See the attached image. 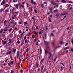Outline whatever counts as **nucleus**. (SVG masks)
<instances>
[{
    "label": "nucleus",
    "mask_w": 73,
    "mask_h": 73,
    "mask_svg": "<svg viewBox=\"0 0 73 73\" xmlns=\"http://www.w3.org/2000/svg\"><path fill=\"white\" fill-rule=\"evenodd\" d=\"M47 70L46 69H45L44 70H43V72H42V73H44V72H46V70Z\"/></svg>",
    "instance_id": "nucleus-27"
},
{
    "label": "nucleus",
    "mask_w": 73,
    "mask_h": 73,
    "mask_svg": "<svg viewBox=\"0 0 73 73\" xmlns=\"http://www.w3.org/2000/svg\"><path fill=\"white\" fill-rule=\"evenodd\" d=\"M61 1L62 3H66V1H65V0H62Z\"/></svg>",
    "instance_id": "nucleus-17"
},
{
    "label": "nucleus",
    "mask_w": 73,
    "mask_h": 73,
    "mask_svg": "<svg viewBox=\"0 0 73 73\" xmlns=\"http://www.w3.org/2000/svg\"><path fill=\"white\" fill-rule=\"evenodd\" d=\"M3 11V9H0V12H2Z\"/></svg>",
    "instance_id": "nucleus-30"
},
{
    "label": "nucleus",
    "mask_w": 73,
    "mask_h": 73,
    "mask_svg": "<svg viewBox=\"0 0 73 73\" xmlns=\"http://www.w3.org/2000/svg\"><path fill=\"white\" fill-rule=\"evenodd\" d=\"M38 29V26H37L36 27V30H37Z\"/></svg>",
    "instance_id": "nucleus-59"
},
{
    "label": "nucleus",
    "mask_w": 73,
    "mask_h": 73,
    "mask_svg": "<svg viewBox=\"0 0 73 73\" xmlns=\"http://www.w3.org/2000/svg\"><path fill=\"white\" fill-rule=\"evenodd\" d=\"M58 12V10H57V9H56L54 10V13H55V12Z\"/></svg>",
    "instance_id": "nucleus-25"
},
{
    "label": "nucleus",
    "mask_w": 73,
    "mask_h": 73,
    "mask_svg": "<svg viewBox=\"0 0 73 73\" xmlns=\"http://www.w3.org/2000/svg\"><path fill=\"white\" fill-rule=\"evenodd\" d=\"M44 65H42V66L41 69H43V68H44Z\"/></svg>",
    "instance_id": "nucleus-43"
},
{
    "label": "nucleus",
    "mask_w": 73,
    "mask_h": 73,
    "mask_svg": "<svg viewBox=\"0 0 73 73\" xmlns=\"http://www.w3.org/2000/svg\"><path fill=\"white\" fill-rule=\"evenodd\" d=\"M6 22H7L6 20H5L4 21V25H6Z\"/></svg>",
    "instance_id": "nucleus-21"
},
{
    "label": "nucleus",
    "mask_w": 73,
    "mask_h": 73,
    "mask_svg": "<svg viewBox=\"0 0 73 73\" xmlns=\"http://www.w3.org/2000/svg\"><path fill=\"white\" fill-rule=\"evenodd\" d=\"M29 42V40L27 39H25V43H28Z\"/></svg>",
    "instance_id": "nucleus-9"
},
{
    "label": "nucleus",
    "mask_w": 73,
    "mask_h": 73,
    "mask_svg": "<svg viewBox=\"0 0 73 73\" xmlns=\"http://www.w3.org/2000/svg\"><path fill=\"white\" fill-rule=\"evenodd\" d=\"M19 7L20 8H21V7H22V5H21V4H20L19 3Z\"/></svg>",
    "instance_id": "nucleus-34"
},
{
    "label": "nucleus",
    "mask_w": 73,
    "mask_h": 73,
    "mask_svg": "<svg viewBox=\"0 0 73 73\" xmlns=\"http://www.w3.org/2000/svg\"><path fill=\"white\" fill-rule=\"evenodd\" d=\"M44 59H41V60L40 63L42 64V62H43V61H44Z\"/></svg>",
    "instance_id": "nucleus-13"
},
{
    "label": "nucleus",
    "mask_w": 73,
    "mask_h": 73,
    "mask_svg": "<svg viewBox=\"0 0 73 73\" xmlns=\"http://www.w3.org/2000/svg\"><path fill=\"white\" fill-rule=\"evenodd\" d=\"M34 11L36 13H37V10H35Z\"/></svg>",
    "instance_id": "nucleus-45"
},
{
    "label": "nucleus",
    "mask_w": 73,
    "mask_h": 73,
    "mask_svg": "<svg viewBox=\"0 0 73 73\" xmlns=\"http://www.w3.org/2000/svg\"><path fill=\"white\" fill-rule=\"evenodd\" d=\"M9 43L10 44H11V41H12V40H11V39H9Z\"/></svg>",
    "instance_id": "nucleus-19"
},
{
    "label": "nucleus",
    "mask_w": 73,
    "mask_h": 73,
    "mask_svg": "<svg viewBox=\"0 0 73 73\" xmlns=\"http://www.w3.org/2000/svg\"><path fill=\"white\" fill-rule=\"evenodd\" d=\"M51 36H54V34H53V33H52L51 34Z\"/></svg>",
    "instance_id": "nucleus-47"
},
{
    "label": "nucleus",
    "mask_w": 73,
    "mask_h": 73,
    "mask_svg": "<svg viewBox=\"0 0 73 73\" xmlns=\"http://www.w3.org/2000/svg\"><path fill=\"white\" fill-rule=\"evenodd\" d=\"M19 33H21V31H19Z\"/></svg>",
    "instance_id": "nucleus-63"
},
{
    "label": "nucleus",
    "mask_w": 73,
    "mask_h": 73,
    "mask_svg": "<svg viewBox=\"0 0 73 73\" xmlns=\"http://www.w3.org/2000/svg\"><path fill=\"white\" fill-rule=\"evenodd\" d=\"M69 48L68 47H65L64 48V50H66V49H68Z\"/></svg>",
    "instance_id": "nucleus-29"
},
{
    "label": "nucleus",
    "mask_w": 73,
    "mask_h": 73,
    "mask_svg": "<svg viewBox=\"0 0 73 73\" xmlns=\"http://www.w3.org/2000/svg\"><path fill=\"white\" fill-rule=\"evenodd\" d=\"M71 6V4H67V7H70Z\"/></svg>",
    "instance_id": "nucleus-24"
},
{
    "label": "nucleus",
    "mask_w": 73,
    "mask_h": 73,
    "mask_svg": "<svg viewBox=\"0 0 73 73\" xmlns=\"http://www.w3.org/2000/svg\"><path fill=\"white\" fill-rule=\"evenodd\" d=\"M70 50H71L72 52H73V48H71Z\"/></svg>",
    "instance_id": "nucleus-44"
},
{
    "label": "nucleus",
    "mask_w": 73,
    "mask_h": 73,
    "mask_svg": "<svg viewBox=\"0 0 73 73\" xmlns=\"http://www.w3.org/2000/svg\"><path fill=\"white\" fill-rule=\"evenodd\" d=\"M5 0H3V2L1 3V5H3V4H5Z\"/></svg>",
    "instance_id": "nucleus-7"
},
{
    "label": "nucleus",
    "mask_w": 73,
    "mask_h": 73,
    "mask_svg": "<svg viewBox=\"0 0 73 73\" xmlns=\"http://www.w3.org/2000/svg\"><path fill=\"white\" fill-rule=\"evenodd\" d=\"M44 36H45L44 38H45V39H46V33L45 34Z\"/></svg>",
    "instance_id": "nucleus-42"
},
{
    "label": "nucleus",
    "mask_w": 73,
    "mask_h": 73,
    "mask_svg": "<svg viewBox=\"0 0 73 73\" xmlns=\"http://www.w3.org/2000/svg\"><path fill=\"white\" fill-rule=\"evenodd\" d=\"M48 54L49 56V57H48V58L49 59L50 58V57H51V56H52V54L50 53V52H48Z\"/></svg>",
    "instance_id": "nucleus-6"
},
{
    "label": "nucleus",
    "mask_w": 73,
    "mask_h": 73,
    "mask_svg": "<svg viewBox=\"0 0 73 73\" xmlns=\"http://www.w3.org/2000/svg\"><path fill=\"white\" fill-rule=\"evenodd\" d=\"M63 67L62 66H61L60 67V68H61L60 70H61V71H62V69H63Z\"/></svg>",
    "instance_id": "nucleus-31"
},
{
    "label": "nucleus",
    "mask_w": 73,
    "mask_h": 73,
    "mask_svg": "<svg viewBox=\"0 0 73 73\" xmlns=\"http://www.w3.org/2000/svg\"><path fill=\"white\" fill-rule=\"evenodd\" d=\"M23 48H22L21 49V50H20V52H22V51H23Z\"/></svg>",
    "instance_id": "nucleus-55"
},
{
    "label": "nucleus",
    "mask_w": 73,
    "mask_h": 73,
    "mask_svg": "<svg viewBox=\"0 0 73 73\" xmlns=\"http://www.w3.org/2000/svg\"><path fill=\"white\" fill-rule=\"evenodd\" d=\"M56 3H54L53 4V5H56Z\"/></svg>",
    "instance_id": "nucleus-46"
},
{
    "label": "nucleus",
    "mask_w": 73,
    "mask_h": 73,
    "mask_svg": "<svg viewBox=\"0 0 73 73\" xmlns=\"http://www.w3.org/2000/svg\"><path fill=\"white\" fill-rule=\"evenodd\" d=\"M72 8H73L72 7H71L69 9V10H71V9H72Z\"/></svg>",
    "instance_id": "nucleus-51"
},
{
    "label": "nucleus",
    "mask_w": 73,
    "mask_h": 73,
    "mask_svg": "<svg viewBox=\"0 0 73 73\" xmlns=\"http://www.w3.org/2000/svg\"><path fill=\"white\" fill-rule=\"evenodd\" d=\"M50 2L51 4H53L54 3V1H51Z\"/></svg>",
    "instance_id": "nucleus-22"
},
{
    "label": "nucleus",
    "mask_w": 73,
    "mask_h": 73,
    "mask_svg": "<svg viewBox=\"0 0 73 73\" xmlns=\"http://www.w3.org/2000/svg\"><path fill=\"white\" fill-rule=\"evenodd\" d=\"M53 32H56V30H53V31L52 32V33H53Z\"/></svg>",
    "instance_id": "nucleus-48"
},
{
    "label": "nucleus",
    "mask_w": 73,
    "mask_h": 73,
    "mask_svg": "<svg viewBox=\"0 0 73 73\" xmlns=\"http://www.w3.org/2000/svg\"><path fill=\"white\" fill-rule=\"evenodd\" d=\"M37 40V39H35L34 40V42H36V41Z\"/></svg>",
    "instance_id": "nucleus-35"
},
{
    "label": "nucleus",
    "mask_w": 73,
    "mask_h": 73,
    "mask_svg": "<svg viewBox=\"0 0 73 73\" xmlns=\"http://www.w3.org/2000/svg\"><path fill=\"white\" fill-rule=\"evenodd\" d=\"M69 28H70V27H68V28H67L66 29L67 30H69Z\"/></svg>",
    "instance_id": "nucleus-57"
},
{
    "label": "nucleus",
    "mask_w": 73,
    "mask_h": 73,
    "mask_svg": "<svg viewBox=\"0 0 73 73\" xmlns=\"http://www.w3.org/2000/svg\"><path fill=\"white\" fill-rule=\"evenodd\" d=\"M12 29H9V32H11V31H12Z\"/></svg>",
    "instance_id": "nucleus-38"
},
{
    "label": "nucleus",
    "mask_w": 73,
    "mask_h": 73,
    "mask_svg": "<svg viewBox=\"0 0 73 73\" xmlns=\"http://www.w3.org/2000/svg\"><path fill=\"white\" fill-rule=\"evenodd\" d=\"M29 51V48H27V49L26 51V52H28Z\"/></svg>",
    "instance_id": "nucleus-40"
},
{
    "label": "nucleus",
    "mask_w": 73,
    "mask_h": 73,
    "mask_svg": "<svg viewBox=\"0 0 73 73\" xmlns=\"http://www.w3.org/2000/svg\"><path fill=\"white\" fill-rule=\"evenodd\" d=\"M11 53V51L10 50L9 52H8V51L7 52V53L6 54L7 55H8V54H10Z\"/></svg>",
    "instance_id": "nucleus-8"
},
{
    "label": "nucleus",
    "mask_w": 73,
    "mask_h": 73,
    "mask_svg": "<svg viewBox=\"0 0 73 73\" xmlns=\"http://www.w3.org/2000/svg\"><path fill=\"white\" fill-rule=\"evenodd\" d=\"M59 15H60V14L56 13V15H55V16L56 17H58V16H59Z\"/></svg>",
    "instance_id": "nucleus-18"
},
{
    "label": "nucleus",
    "mask_w": 73,
    "mask_h": 73,
    "mask_svg": "<svg viewBox=\"0 0 73 73\" xmlns=\"http://www.w3.org/2000/svg\"><path fill=\"white\" fill-rule=\"evenodd\" d=\"M14 21H11L10 22L11 24H13V23H14Z\"/></svg>",
    "instance_id": "nucleus-28"
},
{
    "label": "nucleus",
    "mask_w": 73,
    "mask_h": 73,
    "mask_svg": "<svg viewBox=\"0 0 73 73\" xmlns=\"http://www.w3.org/2000/svg\"><path fill=\"white\" fill-rule=\"evenodd\" d=\"M31 3H32V4H33L34 5H36V3L34 1H31Z\"/></svg>",
    "instance_id": "nucleus-10"
},
{
    "label": "nucleus",
    "mask_w": 73,
    "mask_h": 73,
    "mask_svg": "<svg viewBox=\"0 0 73 73\" xmlns=\"http://www.w3.org/2000/svg\"><path fill=\"white\" fill-rule=\"evenodd\" d=\"M15 7H17L18 8V7H19V6L18 5V4H17L15 5Z\"/></svg>",
    "instance_id": "nucleus-37"
},
{
    "label": "nucleus",
    "mask_w": 73,
    "mask_h": 73,
    "mask_svg": "<svg viewBox=\"0 0 73 73\" xmlns=\"http://www.w3.org/2000/svg\"><path fill=\"white\" fill-rule=\"evenodd\" d=\"M22 36H23V35H21V36H19V39L20 40H21V39H22Z\"/></svg>",
    "instance_id": "nucleus-15"
},
{
    "label": "nucleus",
    "mask_w": 73,
    "mask_h": 73,
    "mask_svg": "<svg viewBox=\"0 0 73 73\" xmlns=\"http://www.w3.org/2000/svg\"><path fill=\"white\" fill-rule=\"evenodd\" d=\"M14 25H16V24H17V23L16 22H15V23L14 24Z\"/></svg>",
    "instance_id": "nucleus-52"
},
{
    "label": "nucleus",
    "mask_w": 73,
    "mask_h": 73,
    "mask_svg": "<svg viewBox=\"0 0 73 73\" xmlns=\"http://www.w3.org/2000/svg\"><path fill=\"white\" fill-rule=\"evenodd\" d=\"M25 23V25H27V22H24Z\"/></svg>",
    "instance_id": "nucleus-49"
},
{
    "label": "nucleus",
    "mask_w": 73,
    "mask_h": 73,
    "mask_svg": "<svg viewBox=\"0 0 73 73\" xmlns=\"http://www.w3.org/2000/svg\"><path fill=\"white\" fill-rule=\"evenodd\" d=\"M36 68H38V62H37L36 63Z\"/></svg>",
    "instance_id": "nucleus-11"
},
{
    "label": "nucleus",
    "mask_w": 73,
    "mask_h": 73,
    "mask_svg": "<svg viewBox=\"0 0 73 73\" xmlns=\"http://www.w3.org/2000/svg\"><path fill=\"white\" fill-rule=\"evenodd\" d=\"M9 9H7L5 10V13H7V12H9Z\"/></svg>",
    "instance_id": "nucleus-12"
},
{
    "label": "nucleus",
    "mask_w": 73,
    "mask_h": 73,
    "mask_svg": "<svg viewBox=\"0 0 73 73\" xmlns=\"http://www.w3.org/2000/svg\"><path fill=\"white\" fill-rule=\"evenodd\" d=\"M12 19L13 20H14V19H15V18L14 17H12Z\"/></svg>",
    "instance_id": "nucleus-53"
},
{
    "label": "nucleus",
    "mask_w": 73,
    "mask_h": 73,
    "mask_svg": "<svg viewBox=\"0 0 73 73\" xmlns=\"http://www.w3.org/2000/svg\"><path fill=\"white\" fill-rule=\"evenodd\" d=\"M44 43L45 45H46V46H47L49 44V42H48L44 41Z\"/></svg>",
    "instance_id": "nucleus-4"
},
{
    "label": "nucleus",
    "mask_w": 73,
    "mask_h": 73,
    "mask_svg": "<svg viewBox=\"0 0 73 73\" xmlns=\"http://www.w3.org/2000/svg\"><path fill=\"white\" fill-rule=\"evenodd\" d=\"M31 64H30L29 65V66H28V68H30V67H31Z\"/></svg>",
    "instance_id": "nucleus-50"
},
{
    "label": "nucleus",
    "mask_w": 73,
    "mask_h": 73,
    "mask_svg": "<svg viewBox=\"0 0 73 73\" xmlns=\"http://www.w3.org/2000/svg\"><path fill=\"white\" fill-rule=\"evenodd\" d=\"M3 31V29H1L0 30V33H2Z\"/></svg>",
    "instance_id": "nucleus-16"
},
{
    "label": "nucleus",
    "mask_w": 73,
    "mask_h": 73,
    "mask_svg": "<svg viewBox=\"0 0 73 73\" xmlns=\"http://www.w3.org/2000/svg\"><path fill=\"white\" fill-rule=\"evenodd\" d=\"M44 51L45 54H47V53H48V51H47V50H44Z\"/></svg>",
    "instance_id": "nucleus-26"
},
{
    "label": "nucleus",
    "mask_w": 73,
    "mask_h": 73,
    "mask_svg": "<svg viewBox=\"0 0 73 73\" xmlns=\"http://www.w3.org/2000/svg\"><path fill=\"white\" fill-rule=\"evenodd\" d=\"M17 43H18V44H19L20 41H19V40H18L17 41Z\"/></svg>",
    "instance_id": "nucleus-62"
},
{
    "label": "nucleus",
    "mask_w": 73,
    "mask_h": 73,
    "mask_svg": "<svg viewBox=\"0 0 73 73\" xmlns=\"http://www.w3.org/2000/svg\"><path fill=\"white\" fill-rule=\"evenodd\" d=\"M20 72L22 73V72H23V70H21Z\"/></svg>",
    "instance_id": "nucleus-60"
},
{
    "label": "nucleus",
    "mask_w": 73,
    "mask_h": 73,
    "mask_svg": "<svg viewBox=\"0 0 73 73\" xmlns=\"http://www.w3.org/2000/svg\"><path fill=\"white\" fill-rule=\"evenodd\" d=\"M16 49H13V52H14V53H15V52H16Z\"/></svg>",
    "instance_id": "nucleus-20"
},
{
    "label": "nucleus",
    "mask_w": 73,
    "mask_h": 73,
    "mask_svg": "<svg viewBox=\"0 0 73 73\" xmlns=\"http://www.w3.org/2000/svg\"><path fill=\"white\" fill-rule=\"evenodd\" d=\"M4 31L5 32H6V31H8V29H5L4 30Z\"/></svg>",
    "instance_id": "nucleus-39"
},
{
    "label": "nucleus",
    "mask_w": 73,
    "mask_h": 73,
    "mask_svg": "<svg viewBox=\"0 0 73 73\" xmlns=\"http://www.w3.org/2000/svg\"><path fill=\"white\" fill-rule=\"evenodd\" d=\"M48 20H49V22H51V20H50V19L48 17Z\"/></svg>",
    "instance_id": "nucleus-41"
},
{
    "label": "nucleus",
    "mask_w": 73,
    "mask_h": 73,
    "mask_svg": "<svg viewBox=\"0 0 73 73\" xmlns=\"http://www.w3.org/2000/svg\"><path fill=\"white\" fill-rule=\"evenodd\" d=\"M68 43H66V44H65V46H66V45H68Z\"/></svg>",
    "instance_id": "nucleus-56"
},
{
    "label": "nucleus",
    "mask_w": 73,
    "mask_h": 73,
    "mask_svg": "<svg viewBox=\"0 0 73 73\" xmlns=\"http://www.w3.org/2000/svg\"><path fill=\"white\" fill-rule=\"evenodd\" d=\"M41 6L43 8V7H44V4H42L41 5Z\"/></svg>",
    "instance_id": "nucleus-36"
},
{
    "label": "nucleus",
    "mask_w": 73,
    "mask_h": 73,
    "mask_svg": "<svg viewBox=\"0 0 73 73\" xmlns=\"http://www.w3.org/2000/svg\"><path fill=\"white\" fill-rule=\"evenodd\" d=\"M9 4H6L5 5H4L3 7L4 8H8V7H9Z\"/></svg>",
    "instance_id": "nucleus-2"
},
{
    "label": "nucleus",
    "mask_w": 73,
    "mask_h": 73,
    "mask_svg": "<svg viewBox=\"0 0 73 73\" xmlns=\"http://www.w3.org/2000/svg\"><path fill=\"white\" fill-rule=\"evenodd\" d=\"M19 51H18L17 53V58H19Z\"/></svg>",
    "instance_id": "nucleus-5"
},
{
    "label": "nucleus",
    "mask_w": 73,
    "mask_h": 73,
    "mask_svg": "<svg viewBox=\"0 0 73 73\" xmlns=\"http://www.w3.org/2000/svg\"><path fill=\"white\" fill-rule=\"evenodd\" d=\"M66 14H68V13L67 12L61 13L60 14V16H62L63 15H66Z\"/></svg>",
    "instance_id": "nucleus-3"
},
{
    "label": "nucleus",
    "mask_w": 73,
    "mask_h": 73,
    "mask_svg": "<svg viewBox=\"0 0 73 73\" xmlns=\"http://www.w3.org/2000/svg\"><path fill=\"white\" fill-rule=\"evenodd\" d=\"M71 42H72V44H73V40H71Z\"/></svg>",
    "instance_id": "nucleus-64"
},
{
    "label": "nucleus",
    "mask_w": 73,
    "mask_h": 73,
    "mask_svg": "<svg viewBox=\"0 0 73 73\" xmlns=\"http://www.w3.org/2000/svg\"><path fill=\"white\" fill-rule=\"evenodd\" d=\"M48 28H47V27H46V28L45 31H46V30H48Z\"/></svg>",
    "instance_id": "nucleus-58"
},
{
    "label": "nucleus",
    "mask_w": 73,
    "mask_h": 73,
    "mask_svg": "<svg viewBox=\"0 0 73 73\" xmlns=\"http://www.w3.org/2000/svg\"><path fill=\"white\" fill-rule=\"evenodd\" d=\"M32 38H34V35L32 36Z\"/></svg>",
    "instance_id": "nucleus-61"
},
{
    "label": "nucleus",
    "mask_w": 73,
    "mask_h": 73,
    "mask_svg": "<svg viewBox=\"0 0 73 73\" xmlns=\"http://www.w3.org/2000/svg\"><path fill=\"white\" fill-rule=\"evenodd\" d=\"M33 32L35 34V35H37V33H36V32L35 31H33Z\"/></svg>",
    "instance_id": "nucleus-23"
},
{
    "label": "nucleus",
    "mask_w": 73,
    "mask_h": 73,
    "mask_svg": "<svg viewBox=\"0 0 73 73\" xmlns=\"http://www.w3.org/2000/svg\"><path fill=\"white\" fill-rule=\"evenodd\" d=\"M14 17L16 18V15H15L14 16H13Z\"/></svg>",
    "instance_id": "nucleus-54"
},
{
    "label": "nucleus",
    "mask_w": 73,
    "mask_h": 73,
    "mask_svg": "<svg viewBox=\"0 0 73 73\" xmlns=\"http://www.w3.org/2000/svg\"><path fill=\"white\" fill-rule=\"evenodd\" d=\"M52 9H50V13H53V12H52Z\"/></svg>",
    "instance_id": "nucleus-33"
},
{
    "label": "nucleus",
    "mask_w": 73,
    "mask_h": 73,
    "mask_svg": "<svg viewBox=\"0 0 73 73\" xmlns=\"http://www.w3.org/2000/svg\"><path fill=\"white\" fill-rule=\"evenodd\" d=\"M56 6H54V8H57V7H58V3H56Z\"/></svg>",
    "instance_id": "nucleus-14"
},
{
    "label": "nucleus",
    "mask_w": 73,
    "mask_h": 73,
    "mask_svg": "<svg viewBox=\"0 0 73 73\" xmlns=\"http://www.w3.org/2000/svg\"><path fill=\"white\" fill-rule=\"evenodd\" d=\"M40 54H41L42 53V50H41V49L40 48Z\"/></svg>",
    "instance_id": "nucleus-32"
},
{
    "label": "nucleus",
    "mask_w": 73,
    "mask_h": 73,
    "mask_svg": "<svg viewBox=\"0 0 73 73\" xmlns=\"http://www.w3.org/2000/svg\"><path fill=\"white\" fill-rule=\"evenodd\" d=\"M2 44H3V45H5L6 44V43L7 42V40L5 41H4V40H2Z\"/></svg>",
    "instance_id": "nucleus-1"
}]
</instances>
